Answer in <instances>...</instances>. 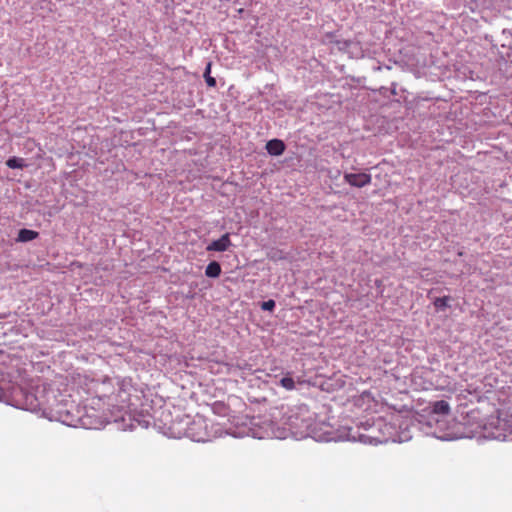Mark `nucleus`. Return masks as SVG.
Listing matches in <instances>:
<instances>
[{
	"instance_id": "0eeeda50",
	"label": "nucleus",
	"mask_w": 512,
	"mask_h": 512,
	"mask_svg": "<svg viewBox=\"0 0 512 512\" xmlns=\"http://www.w3.org/2000/svg\"><path fill=\"white\" fill-rule=\"evenodd\" d=\"M221 274V266L218 262L212 261L210 262L206 269H205V275L210 278H216L220 276Z\"/></svg>"
},
{
	"instance_id": "f8f14e48",
	"label": "nucleus",
	"mask_w": 512,
	"mask_h": 512,
	"mask_svg": "<svg viewBox=\"0 0 512 512\" xmlns=\"http://www.w3.org/2000/svg\"><path fill=\"white\" fill-rule=\"evenodd\" d=\"M261 308L265 311H272L275 308V301L274 300L264 301L261 304Z\"/></svg>"
},
{
	"instance_id": "f257e3e1",
	"label": "nucleus",
	"mask_w": 512,
	"mask_h": 512,
	"mask_svg": "<svg viewBox=\"0 0 512 512\" xmlns=\"http://www.w3.org/2000/svg\"><path fill=\"white\" fill-rule=\"evenodd\" d=\"M344 180L353 187L362 188L371 183L372 177L367 173H345Z\"/></svg>"
},
{
	"instance_id": "1a4fd4ad",
	"label": "nucleus",
	"mask_w": 512,
	"mask_h": 512,
	"mask_svg": "<svg viewBox=\"0 0 512 512\" xmlns=\"http://www.w3.org/2000/svg\"><path fill=\"white\" fill-rule=\"evenodd\" d=\"M449 300H450L449 296H443V297L436 298L434 300L433 304L436 307V309L444 310L449 306V304H448Z\"/></svg>"
},
{
	"instance_id": "423d86ee",
	"label": "nucleus",
	"mask_w": 512,
	"mask_h": 512,
	"mask_svg": "<svg viewBox=\"0 0 512 512\" xmlns=\"http://www.w3.org/2000/svg\"><path fill=\"white\" fill-rule=\"evenodd\" d=\"M38 232L30 229L23 228L19 231L17 241L19 242H28L36 239L38 237Z\"/></svg>"
},
{
	"instance_id": "9b49d317",
	"label": "nucleus",
	"mask_w": 512,
	"mask_h": 512,
	"mask_svg": "<svg viewBox=\"0 0 512 512\" xmlns=\"http://www.w3.org/2000/svg\"><path fill=\"white\" fill-rule=\"evenodd\" d=\"M280 385L286 390L295 389V381L290 376H285L280 380Z\"/></svg>"
},
{
	"instance_id": "7ed1b4c3",
	"label": "nucleus",
	"mask_w": 512,
	"mask_h": 512,
	"mask_svg": "<svg viewBox=\"0 0 512 512\" xmlns=\"http://www.w3.org/2000/svg\"><path fill=\"white\" fill-rule=\"evenodd\" d=\"M266 150L272 156H279L285 151V144L282 140L272 139L267 142Z\"/></svg>"
},
{
	"instance_id": "39448f33",
	"label": "nucleus",
	"mask_w": 512,
	"mask_h": 512,
	"mask_svg": "<svg viewBox=\"0 0 512 512\" xmlns=\"http://www.w3.org/2000/svg\"><path fill=\"white\" fill-rule=\"evenodd\" d=\"M450 405L447 401L439 400L433 403L432 411L435 414L448 415L450 413Z\"/></svg>"
},
{
	"instance_id": "f03ea898",
	"label": "nucleus",
	"mask_w": 512,
	"mask_h": 512,
	"mask_svg": "<svg viewBox=\"0 0 512 512\" xmlns=\"http://www.w3.org/2000/svg\"><path fill=\"white\" fill-rule=\"evenodd\" d=\"M230 234L225 233L219 239L212 241L207 247V251L224 252L231 246Z\"/></svg>"
},
{
	"instance_id": "20e7f679",
	"label": "nucleus",
	"mask_w": 512,
	"mask_h": 512,
	"mask_svg": "<svg viewBox=\"0 0 512 512\" xmlns=\"http://www.w3.org/2000/svg\"><path fill=\"white\" fill-rule=\"evenodd\" d=\"M205 425H204V421L199 419V420H194L191 424V426L188 428V435L191 436L195 441H198V442H201V441H205L206 440V434L205 433H201V432H196V428H203Z\"/></svg>"
},
{
	"instance_id": "6e6552de",
	"label": "nucleus",
	"mask_w": 512,
	"mask_h": 512,
	"mask_svg": "<svg viewBox=\"0 0 512 512\" xmlns=\"http://www.w3.org/2000/svg\"><path fill=\"white\" fill-rule=\"evenodd\" d=\"M6 165L11 169H22L25 166L24 160L18 157L9 158Z\"/></svg>"
},
{
	"instance_id": "9d476101",
	"label": "nucleus",
	"mask_w": 512,
	"mask_h": 512,
	"mask_svg": "<svg viewBox=\"0 0 512 512\" xmlns=\"http://www.w3.org/2000/svg\"><path fill=\"white\" fill-rule=\"evenodd\" d=\"M210 72H211V63H208L205 68L204 78L209 87H215L216 79L210 75Z\"/></svg>"
},
{
	"instance_id": "ddd939ff",
	"label": "nucleus",
	"mask_w": 512,
	"mask_h": 512,
	"mask_svg": "<svg viewBox=\"0 0 512 512\" xmlns=\"http://www.w3.org/2000/svg\"><path fill=\"white\" fill-rule=\"evenodd\" d=\"M339 175H340V171H339V170H337V171H336V176H335V177H338Z\"/></svg>"
}]
</instances>
